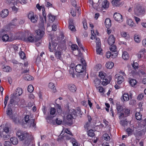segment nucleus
Instances as JSON below:
<instances>
[{
    "label": "nucleus",
    "instance_id": "c03bdc74",
    "mask_svg": "<svg viewBox=\"0 0 146 146\" xmlns=\"http://www.w3.org/2000/svg\"><path fill=\"white\" fill-rule=\"evenodd\" d=\"M134 39L135 41L137 43H139L141 41V39L140 36L136 35H134Z\"/></svg>",
    "mask_w": 146,
    "mask_h": 146
},
{
    "label": "nucleus",
    "instance_id": "69168bd1",
    "mask_svg": "<svg viewBox=\"0 0 146 146\" xmlns=\"http://www.w3.org/2000/svg\"><path fill=\"white\" fill-rule=\"evenodd\" d=\"M4 133H8L9 131V128L8 127H5L4 129H2Z\"/></svg>",
    "mask_w": 146,
    "mask_h": 146
},
{
    "label": "nucleus",
    "instance_id": "79ce46f5",
    "mask_svg": "<svg viewBox=\"0 0 146 146\" xmlns=\"http://www.w3.org/2000/svg\"><path fill=\"white\" fill-rule=\"evenodd\" d=\"M3 70L5 72H9L11 71V69L9 66H6L3 68Z\"/></svg>",
    "mask_w": 146,
    "mask_h": 146
},
{
    "label": "nucleus",
    "instance_id": "f3484780",
    "mask_svg": "<svg viewBox=\"0 0 146 146\" xmlns=\"http://www.w3.org/2000/svg\"><path fill=\"white\" fill-rule=\"evenodd\" d=\"M115 38L113 35H110L108 39V44L110 45H112L115 42Z\"/></svg>",
    "mask_w": 146,
    "mask_h": 146
},
{
    "label": "nucleus",
    "instance_id": "8fccbe9b",
    "mask_svg": "<svg viewBox=\"0 0 146 146\" xmlns=\"http://www.w3.org/2000/svg\"><path fill=\"white\" fill-rule=\"evenodd\" d=\"M94 83L95 86L96 88L99 85L100 83V81L99 79L96 78L95 79L94 81Z\"/></svg>",
    "mask_w": 146,
    "mask_h": 146
},
{
    "label": "nucleus",
    "instance_id": "bb28decb",
    "mask_svg": "<svg viewBox=\"0 0 146 146\" xmlns=\"http://www.w3.org/2000/svg\"><path fill=\"white\" fill-rule=\"evenodd\" d=\"M10 104H9L8 106V108L6 111L7 114L9 116L11 115L12 114L13 111L12 109L11 108V106H10Z\"/></svg>",
    "mask_w": 146,
    "mask_h": 146
},
{
    "label": "nucleus",
    "instance_id": "2eb2a0df",
    "mask_svg": "<svg viewBox=\"0 0 146 146\" xmlns=\"http://www.w3.org/2000/svg\"><path fill=\"white\" fill-rule=\"evenodd\" d=\"M22 93V90L21 88H18L17 89L16 92L13 93V98H15L18 96H20Z\"/></svg>",
    "mask_w": 146,
    "mask_h": 146
},
{
    "label": "nucleus",
    "instance_id": "5701e85b",
    "mask_svg": "<svg viewBox=\"0 0 146 146\" xmlns=\"http://www.w3.org/2000/svg\"><path fill=\"white\" fill-rule=\"evenodd\" d=\"M9 11L7 9H5L2 10L1 13L0 14L1 17L3 18L6 17L8 15Z\"/></svg>",
    "mask_w": 146,
    "mask_h": 146
},
{
    "label": "nucleus",
    "instance_id": "c85d7f7f",
    "mask_svg": "<svg viewBox=\"0 0 146 146\" xmlns=\"http://www.w3.org/2000/svg\"><path fill=\"white\" fill-rule=\"evenodd\" d=\"M127 24L131 27H135V25L131 19L127 20Z\"/></svg>",
    "mask_w": 146,
    "mask_h": 146
},
{
    "label": "nucleus",
    "instance_id": "5fc2aeb1",
    "mask_svg": "<svg viewBox=\"0 0 146 146\" xmlns=\"http://www.w3.org/2000/svg\"><path fill=\"white\" fill-rule=\"evenodd\" d=\"M103 137L104 139L108 141L110 140V137L107 134H104L103 135Z\"/></svg>",
    "mask_w": 146,
    "mask_h": 146
},
{
    "label": "nucleus",
    "instance_id": "6e6d98bb",
    "mask_svg": "<svg viewBox=\"0 0 146 146\" xmlns=\"http://www.w3.org/2000/svg\"><path fill=\"white\" fill-rule=\"evenodd\" d=\"M56 110L58 113L59 114H60L62 112V110L61 106H59L58 104H57L56 105Z\"/></svg>",
    "mask_w": 146,
    "mask_h": 146
},
{
    "label": "nucleus",
    "instance_id": "052dcab7",
    "mask_svg": "<svg viewBox=\"0 0 146 146\" xmlns=\"http://www.w3.org/2000/svg\"><path fill=\"white\" fill-rule=\"evenodd\" d=\"M73 146H78L77 143L76 142V140L75 139H73L71 141Z\"/></svg>",
    "mask_w": 146,
    "mask_h": 146
},
{
    "label": "nucleus",
    "instance_id": "680f3d73",
    "mask_svg": "<svg viewBox=\"0 0 146 146\" xmlns=\"http://www.w3.org/2000/svg\"><path fill=\"white\" fill-rule=\"evenodd\" d=\"M77 42L78 44L79 47L81 48L83 50H84L83 47L82 45V43L80 42L79 40L77 38Z\"/></svg>",
    "mask_w": 146,
    "mask_h": 146
},
{
    "label": "nucleus",
    "instance_id": "393cba45",
    "mask_svg": "<svg viewBox=\"0 0 146 146\" xmlns=\"http://www.w3.org/2000/svg\"><path fill=\"white\" fill-rule=\"evenodd\" d=\"M122 100L124 101H127L129 99V95L127 93H124L122 95Z\"/></svg>",
    "mask_w": 146,
    "mask_h": 146
},
{
    "label": "nucleus",
    "instance_id": "e2e57ef3",
    "mask_svg": "<svg viewBox=\"0 0 146 146\" xmlns=\"http://www.w3.org/2000/svg\"><path fill=\"white\" fill-rule=\"evenodd\" d=\"M70 113L72 114V115H77V113H76V110H75L74 109H72L70 111Z\"/></svg>",
    "mask_w": 146,
    "mask_h": 146
},
{
    "label": "nucleus",
    "instance_id": "49530a36",
    "mask_svg": "<svg viewBox=\"0 0 146 146\" xmlns=\"http://www.w3.org/2000/svg\"><path fill=\"white\" fill-rule=\"evenodd\" d=\"M72 23V22H71V21H70L69 23V25L68 27V28L70 29L71 31H76V29L75 28V27L73 25L71 24Z\"/></svg>",
    "mask_w": 146,
    "mask_h": 146
},
{
    "label": "nucleus",
    "instance_id": "6e6552de",
    "mask_svg": "<svg viewBox=\"0 0 146 146\" xmlns=\"http://www.w3.org/2000/svg\"><path fill=\"white\" fill-rule=\"evenodd\" d=\"M135 13L139 15H144L145 13V9L140 6L137 7L135 10Z\"/></svg>",
    "mask_w": 146,
    "mask_h": 146
},
{
    "label": "nucleus",
    "instance_id": "c9c22d12",
    "mask_svg": "<svg viewBox=\"0 0 146 146\" xmlns=\"http://www.w3.org/2000/svg\"><path fill=\"white\" fill-rule=\"evenodd\" d=\"M122 58L124 60L128 59L129 58L128 54L127 52H124L122 54Z\"/></svg>",
    "mask_w": 146,
    "mask_h": 146
},
{
    "label": "nucleus",
    "instance_id": "20e7f679",
    "mask_svg": "<svg viewBox=\"0 0 146 146\" xmlns=\"http://www.w3.org/2000/svg\"><path fill=\"white\" fill-rule=\"evenodd\" d=\"M17 135L21 140L28 139L29 137V134L26 132H23L21 131H18Z\"/></svg>",
    "mask_w": 146,
    "mask_h": 146
},
{
    "label": "nucleus",
    "instance_id": "774afa93",
    "mask_svg": "<svg viewBox=\"0 0 146 146\" xmlns=\"http://www.w3.org/2000/svg\"><path fill=\"white\" fill-rule=\"evenodd\" d=\"M4 146H11V144L9 141H6L4 143Z\"/></svg>",
    "mask_w": 146,
    "mask_h": 146
},
{
    "label": "nucleus",
    "instance_id": "dca6fc26",
    "mask_svg": "<svg viewBox=\"0 0 146 146\" xmlns=\"http://www.w3.org/2000/svg\"><path fill=\"white\" fill-rule=\"evenodd\" d=\"M75 69L76 71L78 73H82L84 70L83 66L80 64L76 65Z\"/></svg>",
    "mask_w": 146,
    "mask_h": 146
},
{
    "label": "nucleus",
    "instance_id": "473e14b6",
    "mask_svg": "<svg viewBox=\"0 0 146 146\" xmlns=\"http://www.w3.org/2000/svg\"><path fill=\"white\" fill-rule=\"evenodd\" d=\"M68 88L70 90L73 92H75L76 89V86L73 84H70Z\"/></svg>",
    "mask_w": 146,
    "mask_h": 146
},
{
    "label": "nucleus",
    "instance_id": "864d4df0",
    "mask_svg": "<svg viewBox=\"0 0 146 146\" xmlns=\"http://www.w3.org/2000/svg\"><path fill=\"white\" fill-rule=\"evenodd\" d=\"M117 109L118 113H120L122 110V108L121 106L119 104H117Z\"/></svg>",
    "mask_w": 146,
    "mask_h": 146
},
{
    "label": "nucleus",
    "instance_id": "39448f33",
    "mask_svg": "<svg viewBox=\"0 0 146 146\" xmlns=\"http://www.w3.org/2000/svg\"><path fill=\"white\" fill-rule=\"evenodd\" d=\"M56 111L55 109L54 108H51L50 109V115L48 116L46 119L47 120L48 123L51 122L50 120H52L53 117L54 116Z\"/></svg>",
    "mask_w": 146,
    "mask_h": 146
},
{
    "label": "nucleus",
    "instance_id": "e433bc0d",
    "mask_svg": "<svg viewBox=\"0 0 146 146\" xmlns=\"http://www.w3.org/2000/svg\"><path fill=\"white\" fill-rule=\"evenodd\" d=\"M136 118L137 120H140L142 119V115L140 112H137L135 113Z\"/></svg>",
    "mask_w": 146,
    "mask_h": 146
},
{
    "label": "nucleus",
    "instance_id": "338daca9",
    "mask_svg": "<svg viewBox=\"0 0 146 146\" xmlns=\"http://www.w3.org/2000/svg\"><path fill=\"white\" fill-rule=\"evenodd\" d=\"M9 100V96H7L5 98V100L4 102V104L5 105V106L4 107V108H5L6 107V105L7 103V101Z\"/></svg>",
    "mask_w": 146,
    "mask_h": 146
},
{
    "label": "nucleus",
    "instance_id": "f03ea898",
    "mask_svg": "<svg viewBox=\"0 0 146 146\" xmlns=\"http://www.w3.org/2000/svg\"><path fill=\"white\" fill-rule=\"evenodd\" d=\"M25 35L23 36L22 38L27 42H36V39L34 36L29 31H27L25 33Z\"/></svg>",
    "mask_w": 146,
    "mask_h": 146
},
{
    "label": "nucleus",
    "instance_id": "ea45409f",
    "mask_svg": "<svg viewBox=\"0 0 146 146\" xmlns=\"http://www.w3.org/2000/svg\"><path fill=\"white\" fill-rule=\"evenodd\" d=\"M106 74L103 71H101L99 73V76L102 79L106 78Z\"/></svg>",
    "mask_w": 146,
    "mask_h": 146
},
{
    "label": "nucleus",
    "instance_id": "b1692460",
    "mask_svg": "<svg viewBox=\"0 0 146 146\" xmlns=\"http://www.w3.org/2000/svg\"><path fill=\"white\" fill-rule=\"evenodd\" d=\"M105 24L107 28H109L111 26V20L109 18L106 19L105 21Z\"/></svg>",
    "mask_w": 146,
    "mask_h": 146
},
{
    "label": "nucleus",
    "instance_id": "ddd939ff",
    "mask_svg": "<svg viewBox=\"0 0 146 146\" xmlns=\"http://www.w3.org/2000/svg\"><path fill=\"white\" fill-rule=\"evenodd\" d=\"M19 0H11V1H10V4L11 5L12 4L14 5V6L16 5L17 3L19 2ZM12 10L15 12H17L18 10V9L14 6L12 7Z\"/></svg>",
    "mask_w": 146,
    "mask_h": 146
},
{
    "label": "nucleus",
    "instance_id": "72a5a7b5",
    "mask_svg": "<svg viewBox=\"0 0 146 146\" xmlns=\"http://www.w3.org/2000/svg\"><path fill=\"white\" fill-rule=\"evenodd\" d=\"M66 119L69 121V122H68V123H72V119L73 118V117L72 115V114L69 113L66 116Z\"/></svg>",
    "mask_w": 146,
    "mask_h": 146
},
{
    "label": "nucleus",
    "instance_id": "1a4fd4ad",
    "mask_svg": "<svg viewBox=\"0 0 146 146\" xmlns=\"http://www.w3.org/2000/svg\"><path fill=\"white\" fill-rule=\"evenodd\" d=\"M71 48L72 50L74 51L77 50V53L78 54H76V53L73 52V53L75 55H78V56H81L82 55V54L80 50L78 49V47L77 45L76 44H72L71 46Z\"/></svg>",
    "mask_w": 146,
    "mask_h": 146
},
{
    "label": "nucleus",
    "instance_id": "603ef678",
    "mask_svg": "<svg viewBox=\"0 0 146 146\" xmlns=\"http://www.w3.org/2000/svg\"><path fill=\"white\" fill-rule=\"evenodd\" d=\"M28 91L30 93L32 92L34 90V88L33 86L31 85H29L27 88Z\"/></svg>",
    "mask_w": 146,
    "mask_h": 146
},
{
    "label": "nucleus",
    "instance_id": "2f4dec72",
    "mask_svg": "<svg viewBox=\"0 0 146 146\" xmlns=\"http://www.w3.org/2000/svg\"><path fill=\"white\" fill-rule=\"evenodd\" d=\"M114 66L113 63L111 62H107L106 64V67L108 69L112 68Z\"/></svg>",
    "mask_w": 146,
    "mask_h": 146
},
{
    "label": "nucleus",
    "instance_id": "aec40b11",
    "mask_svg": "<svg viewBox=\"0 0 146 146\" xmlns=\"http://www.w3.org/2000/svg\"><path fill=\"white\" fill-rule=\"evenodd\" d=\"M145 52V50L144 48L141 49L139 52L137 54V56L138 58H141L143 56H144Z\"/></svg>",
    "mask_w": 146,
    "mask_h": 146
},
{
    "label": "nucleus",
    "instance_id": "58836bf2",
    "mask_svg": "<svg viewBox=\"0 0 146 146\" xmlns=\"http://www.w3.org/2000/svg\"><path fill=\"white\" fill-rule=\"evenodd\" d=\"M24 79L30 81L33 79V77L30 75H26L24 76Z\"/></svg>",
    "mask_w": 146,
    "mask_h": 146
},
{
    "label": "nucleus",
    "instance_id": "13d9d810",
    "mask_svg": "<svg viewBox=\"0 0 146 146\" xmlns=\"http://www.w3.org/2000/svg\"><path fill=\"white\" fill-rule=\"evenodd\" d=\"M110 50L112 52H115L116 50V46L115 45H111V47L110 48Z\"/></svg>",
    "mask_w": 146,
    "mask_h": 146
},
{
    "label": "nucleus",
    "instance_id": "9d476101",
    "mask_svg": "<svg viewBox=\"0 0 146 146\" xmlns=\"http://www.w3.org/2000/svg\"><path fill=\"white\" fill-rule=\"evenodd\" d=\"M113 17L115 20L119 22H122L123 20L122 15L119 13H115L113 15Z\"/></svg>",
    "mask_w": 146,
    "mask_h": 146
},
{
    "label": "nucleus",
    "instance_id": "f704fd0d",
    "mask_svg": "<svg viewBox=\"0 0 146 146\" xmlns=\"http://www.w3.org/2000/svg\"><path fill=\"white\" fill-rule=\"evenodd\" d=\"M121 34L122 37L125 38V39H127L129 37V34L125 32H122L121 33Z\"/></svg>",
    "mask_w": 146,
    "mask_h": 146
},
{
    "label": "nucleus",
    "instance_id": "f8f14e48",
    "mask_svg": "<svg viewBox=\"0 0 146 146\" xmlns=\"http://www.w3.org/2000/svg\"><path fill=\"white\" fill-rule=\"evenodd\" d=\"M115 78L117 79V83L118 84H121L124 81V78L123 76L119 74L115 75Z\"/></svg>",
    "mask_w": 146,
    "mask_h": 146
},
{
    "label": "nucleus",
    "instance_id": "9b49d317",
    "mask_svg": "<svg viewBox=\"0 0 146 146\" xmlns=\"http://www.w3.org/2000/svg\"><path fill=\"white\" fill-rule=\"evenodd\" d=\"M136 128L133 126H131L130 127L127 128L126 130V131L127 134H128V136L131 135L133 134L135 135V134L134 132V131L136 130Z\"/></svg>",
    "mask_w": 146,
    "mask_h": 146
},
{
    "label": "nucleus",
    "instance_id": "7c9ffc66",
    "mask_svg": "<svg viewBox=\"0 0 146 146\" xmlns=\"http://www.w3.org/2000/svg\"><path fill=\"white\" fill-rule=\"evenodd\" d=\"M10 140L13 145H16L18 143V140L17 138L15 137L11 138Z\"/></svg>",
    "mask_w": 146,
    "mask_h": 146
},
{
    "label": "nucleus",
    "instance_id": "37998d69",
    "mask_svg": "<svg viewBox=\"0 0 146 146\" xmlns=\"http://www.w3.org/2000/svg\"><path fill=\"white\" fill-rule=\"evenodd\" d=\"M110 83V81L106 78L103 79V81L102 82V84L104 86L107 85Z\"/></svg>",
    "mask_w": 146,
    "mask_h": 146
},
{
    "label": "nucleus",
    "instance_id": "412c9836",
    "mask_svg": "<svg viewBox=\"0 0 146 146\" xmlns=\"http://www.w3.org/2000/svg\"><path fill=\"white\" fill-rule=\"evenodd\" d=\"M57 45L56 42H54L52 44V47L51 45V43L49 42L48 45V47L50 52H53V50H55L56 47Z\"/></svg>",
    "mask_w": 146,
    "mask_h": 146
},
{
    "label": "nucleus",
    "instance_id": "09e8293b",
    "mask_svg": "<svg viewBox=\"0 0 146 146\" xmlns=\"http://www.w3.org/2000/svg\"><path fill=\"white\" fill-rule=\"evenodd\" d=\"M96 88L98 90L99 92L100 93H104L105 92V91L104 88L101 86L98 87H96Z\"/></svg>",
    "mask_w": 146,
    "mask_h": 146
},
{
    "label": "nucleus",
    "instance_id": "a18cd8bd",
    "mask_svg": "<svg viewBox=\"0 0 146 146\" xmlns=\"http://www.w3.org/2000/svg\"><path fill=\"white\" fill-rule=\"evenodd\" d=\"M48 18L50 22H53L55 19V17L49 14L48 15Z\"/></svg>",
    "mask_w": 146,
    "mask_h": 146
},
{
    "label": "nucleus",
    "instance_id": "423d86ee",
    "mask_svg": "<svg viewBox=\"0 0 146 146\" xmlns=\"http://www.w3.org/2000/svg\"><path fill=\"white\" fill-rule=\"evenodd\" d=\"M28 18L31 22L33 23H36L38 19V17L32 11H30L29 13Z\"/></svg>",
    "mask_w": 146,
    "mask_h": 146
},
{
    "label": "nucleus",
    "instance_id": "a211bd4d",
    "mask_svg": "<svg viewBox=\"0 0 146 146\" xmlns=\"http://www.w3.org/2000/svg\"><path fill=\"white\" fill-rule=\"evenodd\" d=\"M75 9L76 10L75 12L74 11V10H72L70 12V13L73 17L76 16V14L79 15L81 13L80 11H79V7L76 8Z\"/></svg>",
    "mask_w": 146,
    "mask_h": 146
},
{
    "label": "nucleus",
    "instance_id": "cd10ccee",
    "mask_svg": "<svg viewBox=\"0 0 146 146\" xmlns=\"http://www.w3.org/2000/svg\"><path fill=\"white\" fill-rule=\"evenodd\" d=\"M55 56L57 59L61 60V51L57 50L55 53Z\"/></svg>",
    "mask_w": 146,
    "mask_h": 146
},
{
    "label": "nucleus",
    "instance_id": "c756f323",
    "mask_svg": "<svg viewBox=\"0 0 146 146\" xmlns=\"http://www.w3.org/2000/svg\"><path fill=\"white\" fill-rule=\"evenodd\" d=\"M2 40L4 42H6L7 41H11V40L9 39V36L7 34H4L2 36Z\"/></svg>",
    "mask_w": 146,
    "mask_h": 146
},
{
    "label": "nucleus",
    "instance_id": "f257e3e1",
    "mask_svg": "<svg viewBox=\"0 0 146 146\" xmlns=\"http://www.w3.org/2000/svg\"><path fill=\"white\" fill-rule=\"evenodd\" d=\"M91 36L90 38L92 39H96V51L97 53L98 54H102V49L101 48L100 40L99 38H97L96 35H98L99 33L97 31H96V33H95L93 29L92 28L91 30Z\"/></svg>",
    "mask_w": 146,
    "mask_h": 146
},
{
    "label": "nucleus",
    "instance_id": "3c124183",
    "mask_svg": "<svg viewBox=\"0 0 146 146\" xmlns=\"http://www.w3.org/2000/svg\"><path fill=\"white\" fill-rule=\"evenodd\" d=\"M88 134L90 137H93L94 135V131L92 129L89 130L88 132Z\"/></svg>",
    "mask_w": 146,
    "mask_h": 146
},
{
    "label": "nucleus",
    "instance_id": "0e129e2a",
    "mask_svg": "<svg viewBox=\"0 0 146 146\" xmlns=\"http://www.w3.org/2000/svg\"><path fill=\"white\" fill-rule=\"evenodd\" d=\"M144 94L143 93L139 94L138 96L137 99L139 100H141L143 98Z\"/></svg>",
    "mask_w": 146,
    "mask_h": 146
},
{
    "label": "nucleus",
    "instance_id": "bf43d9fd",
    "mask_svg": "<svg viewBox=\"0 0 146 146\" xmlns=\"http://www.w3.org/2000/svg\"><path fill=\"white\" fill-rule=\"evenodd\" d=\"M74 68L71 67L70 68L69 70L70 73L72 75L73 77H74Z\"/></svg>",
    "mask_w": 146,
    "mask_h": 146
},
{
    "label": "nucleus",
    "instance_id": "4d7b16f0",
    "mask_svg": "<svg viewBox=\"0 0 146 146\" xmlns=\"http://www.w3.org/2000/svg\"><path fill=\"white\" fill-rule=\"evenodd\" d=\"M55 74L58 78H59L61 76L62 73L60 71H58L55 73Z\"/></svg>",
    "mask_w": 146,
    "mask_h": 146
},
{
    "label": "nucleus",
    "instance_id": "0eeeda50",
    "mask_svg": "<svg viewBox=\"0 0 146 146\" xmlns=\"http://www.w3.org/2000/svg\"><path fill=\"white\" fill-rule=\"evenodd\" d=\"M124 115L123 113H121L119 116V118L120 119V124L123 126H125L127 125L128 122L126 121V119L124 118Z\"/></svg>",
    "mask_w": 146,
    "mask_h": 146
},
{
    "label": "nucleus",
    "instance_id": "4c0bfd02",
    "mask_svg": "<svg viewBox=\"0 0 146 146\" xmlns=\"http://www.w3.org/2000/svg\"><path fill=\"white\" fill-rule=\"evenodd\" d=\"M112 3L113 5L115 6H119L120 4V0H113Z\"/></svg>",
    "mask_w": 146,
    "mask_h": 146
},
{
    "label": "nucleus",
    "instance_id": "4468645a",
    "mask_svg": "<svg viewBox=\"0 0 146 146\" xmlns=\"http://www.w3.org/2000/svg\"><path fill=\"white\" fill-rule=\"evenodd\" d=\"M44 29L43 26H42V27L39 29L36 30V32L37 35L42 37L44 35Z\"/></svg>",
    "mask_w": 146,
    "mask_h": 146
},
{
    "label": "nucleus",
    "instance_id": "4be33fe9",
    "mask_svg": "<svg viewBox=\"0 0 146 146\" xmlns=\"http://www.w3.org/2000/svg\"><path fill=\"white\" fill-rule=\"evenodd\" d=\"M98 1L96 2H95L94 0H90L89 3L94 9H97L99 6L97 3L98 2Z\"/></svg>",
    "mask_w": 146,
    "mask_h": 146
},
{
    "label": "nucleus",
    "instance_id": "7ed1b4c3",
    "mask_svg": "<svg viewBox=\"0 0 146 146\" xmlns=\"http://www.w3.org/2000/svg\"><path fill=\"white\" fill-rule=\"evenodd\" d=\"M29 115H26L24 117V120L27 125V127L32 128H35V123L34 119L29 118Z\"/></svg>",
    "mask_w": 146,
    "mask_h": 146
},
{
    "label": "nucleus",
    "instance_id": "a19ab883",
    "mask_svg": "<svg viewBox=\"0 0 146 146\" xmlns=\"http://www.w3.org/2000/svg\"><path fill=\"white\" fill-rule=\"evenodd\" d=\"M129 83L132 86H133L137 84V82L135 79H132L130 80Z\"/></svg>",
    "mask_w": 146,
    "mask_h": 146
},
{
    "label": "nucleus",
    "instance_id": "de8ad7c7",
    "mask_svg": "<svg viewBox=\"0 0 146 146\" xmlns=\"http://www.w3.org/2000/svg\"><path fill=\"white\" fill-rule=\"evenodd\" d=\"M19 55L20 58L22 59H24L26 58L25 53L23 51H20L19 53Z\"/></svg>",
    "mask_w": 146,
    "mask_h": 146
},
{
    "label": "nucleus",
    "instance_id": "a878e982",
    "mask_svg": "<svg viewBox=\"0 0 146 146\" xmlns=\"http://www.w3.org/2000/svg\"><path fill=\"white\" fill-rule=\"evenodd\" d=\"M48 87L51 89L53 92H55L56 90L54 84L52 82H50L48 84Z\"/></svg>",
    "mask_w": 146,
    "mask_h": 146
},
{
    "label": "nucleus",
    "instance_id": "6ab92c4d",
    "mask_svg": "<svg viewBox=\"0 0 146 146\" xmlns=\"http://www.w3.org/2000/svg\"><path fill=\"white\" fill-rule=\"evenodd\" d=\"M109 6V3L107 0H104L102 3V9L108 8Z\"/></svg>",
    "mask_w": 146,
    "mask_h": 146
}]
</instances>
